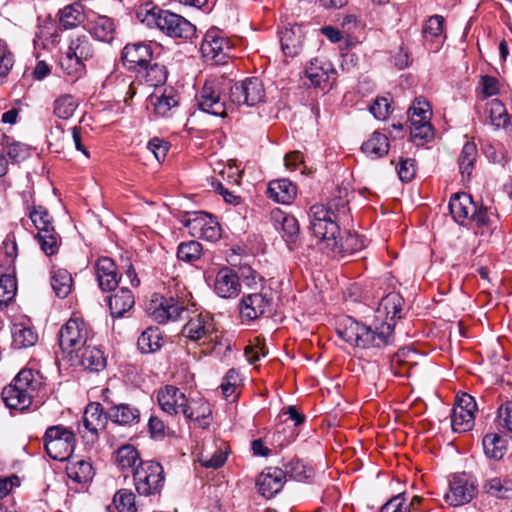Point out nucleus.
<instances>
[{"instance_id":"f257e3e1","label":"nucleus","mask_w":512,"mask_h":512,"mask_svg":"<svg viewBox=\"0 0 512 512\" xmlns=\"http://www.w3.org/2000/svg\"><path fill=\"white\" fill-rule=\"evenodd\" d=\"M403 298L399 293L390 292L382 297L376 309L381 323L365 325L350 317L344 320L342 328H338L339 336L351 346L369 349L383 348L393 341V326L396 317L400 318Z\"/></svg>"},{"instance_id":"f03ea898","label":"nucleus","mask_w":512,"mask_h":512,"mask_svg":"<svg viewBox=\"0 0 512 512\" xmlns=\"http://www.w3.org/2000/svg\"><path fill=\"white\" fill-rule=\"evenodd\" d=\"M192 294L185 287H177L175 295H171L168 300L160 303L154 309L153 317L159 323L168 320H177L182 318L184 313L189 318L182 328V335L192 341H214L218 338V329L213 317L207 312H192L190 315V306H194L191 302Z\"/></svg>"},{"instance_id":"7ed1b4c3","label":"nucleus","mask_w":512,"mask_h":512,"mask_svg":"<svg viewBox=\"0 0 512 512\" xmlns=\"http://www.w3.org/2000/svg\"><path fill=\"white\" fill-rule=\"evenodd\" d=\"M309 216L313 235L326 242L333 253L353 254L366 246L365 239L358 234L348 233L344 239L339 237L335 214L324 205H313Z\"/></svg>"},{"instance_id":"20e7f679","label":"nucleus","mask_w":512,"mask_h":512,"mask_svg":"<svg viewBox=\"0 0 512 512\" xmlns=\"http://www.w3.org/2000/svg\"><path fill=\"white\" fill-rule=\"evenodd\" d=\"M42 386L43 378L39 372L23 369L11 384L3 388L1 398L8 408L23 411L39 395Z\"/></svg>"},{"instance_id":"39448f33","label":"nucleus","mask_w":512,"mask_h":512,"mask_svg":"<svg viewBox=\"0 0 512 512\" xmlns=\"http://www.w3.org/2000/svg\"><path fill=\"white\" fill-rule=\"evenodd\" d=\"M229 80L214 78L207 80L197 96L200 109L214 116L226 117L234 110L231 100L227 101Z\"/></svg>"},{"instance_id":"423d86ee","label":"nucleus","mask_w":512,"mask_h":512,"mask_svg":"<svg viewBox=\"0 0 512 512\" xmlns=\"http://www.w3.org/2000/svg\"><path fill=\"white\" fill-rule=\"evenodd\" d=\"M91 340V330L79 317H71L59 331V346L64 359L78 353Z\"/></svg>"},{"instance_id":"0eeeda50","label":"nucleus","mask_w":512,"mask_h":512,"mask_svg":"<svg viewBox=\"0 0 512 512\" xmlns=\"http://www.w3.org/2000/svg\"><path fill=\"white\" fill-rule=\"evenodd\" d=\"M136 491L143 496L160 493L164 486L165 476L163 467L154 461H145L138 465L132 474Z\"/></svg>"},{"instance_id":"6e6552de","label":"nucleus","mask_w":512,"mask_h":512,"mask_svg":"<svg viewBox=\"0 0 512 512\" xmlns=\"http://www.w3.org/2000/svg\"><path fill=\"white\" fill-rule=\"evenodd\" d=\"M75 437L71 430L61 426L49 427L44 435V447L50 458L57 461L69 459L74 450Z\"/></svg>"},{"instance_id":"1a4fd4ad","label":"nucleus","mask_w":512,"mask_h":512,"mask_svg":"<svg viewBox=\"0 0 512 512\" xmlns=\"http://www.w3.org/2000/svg\"><path fill=\"white\" fill-rule=\"evenodd\" d=\"M408 115L412 140L417 144H419L417 140H431L434 132L430 123L432 112L429 103L425 100H415L408 110Z\"/></svg>"},{"instance_id":"9d476101","label":"nucleus","mask_w":512,"mask_h":512,"mask_svg":"<svg viewBox=\"0 0 512 512\" xmlns=\"http://www.w3.org/2000/svg\"><path fill=\"white\" fill-rule=\"evenodd\" d=\"M200 50L206 62L220 65L229 57L231 45L222 31L212 28L206 32Z\"/></svg>"},{"instance_id":"9b49d317","label":"nucleus","mask_w":512,"mask_h":512,"mask_svg":"<svg viewBox=\"0 0 512 512\" xmlns=\"http://www.w3.org/2000/svg\"><path fill=\"white\" fill-rule=\"evenodd\" d=\"M476 480L466 474L453 475L449 480V489L445 501L453 507L470 503L477 495Z\"/></svg>"},{"instance_id":"f8f14e48","label":"nucleus","mask_w":512,"mask_h":512,"mask_svg":"<svg viewBox=\"0 0 512 512\" xmlns=\"http://www.w3.org/2000/svg\"><path fill=\"white\" fill-rule=\"evenodd\" d=\"M191 236L216 241L221 237V229L216 219L205 212H193L182 220Z\"/></svg>"},{"instance_id":"ddd939ff","label":"nucleus","mask_w":512,"mask_h":512,"mask_svg":"<svg viewBox=\"0 0 512 512\" xmlns=\"http://www.w3.org/2000/svg\"><path fill=\"white\" fill-rule=\"evenodd\" d=\"M229 98L233 107L242 104L254 106L264 98L263 84L256 77L247 78L243 82L235 83L232 86L229 83Z\"/></svg>"},{"instance_id":"4468645a","label":"nucleus","mask_w":512,"mask_h":512,"mask_svg":"<svg viewBox=\"0 0 512 512\" xmlns=\"http://www.w3.org/2000/svg\"><path fill=\"white\" fill-rule=\"evenodd\" d=\"M108 419V412L104 413L101 404L92 402L85 408L82 426H78V432L87 443H94L98 439V433L105 429Z\"/></svg>"},{"instance_id":"2eb2a0df","label":"nucleus","mask_w":512,"mask_h":512,"mask_svg":"<svg viewBox=\"0 0 512 512\" xmlns=\"http://www.w3.org/2000/svg\"><path fill=\"white\" fill-rule=\"evenodd\" d=\"M477 405L475 399L463 393L457 396L456 404L451 414V426L454 432L463 433L474 427Z\"/></svg>"},{"instance_id":"dca6fc26","label":"nucleus","mask_w":512,"mask_h":512,"mask_svg":"<svg viewBox=\"0 0 512 512\" xmlns=\"http://www.w3.org/2000/svg\"><path fill=\"white\" fill-rule=\"evenodd\" d=\"M157 28L169 37L183 40L191 39L196 33V28L190 21L167 10L162 12Z\"/></svg>"},{"instance_id":"f3484780","label":"nucleus","mask_w":512,"mask_h":512,"mask_svg":"<svg viewBox=\"0 0 512 512\" xmlns=\"http://www.w3.org/2000/svg\"><path fill=\"white\" fill-rule=\"evenodd\" d=\"M157 400L161 410L169 415H179L187 412L189 399L176 386L166 385L159 389Z\"/></svg>"},{"instance_id":"a211bd4d","label":"nucleus","mask_w":512,"mask_h":512,"mask_svg":"<svg viewBox=\"0 0 512 512\" xmlns=\"http://www.w3.org/2000/svg\"><path fill=\"white\" fill-rule=\"evenodd\" d=\"M285 472L278 467L264 469L256 480V487L263 497L269 499L275 496L283 487Z\"/></svg>"},{"instance_id":"6ab92c4d","label":"nucleus","mask_w":512,"mask_h":512,"mask_svg":"<svg viewBox=\"0 0 512 512\" xmlns=\"http://www.w3.org/2000/svg\"><path fill=\"white\" fill-rule=\"evenodd\" d=\"M68 361L72 366H80L85 370L98 372L105 368L106 358L104 353L96 346L89 343L78 353L71 356Z\"/></svg>"},{"instance_id":"aec40b11","label":"nucleus","mask_w":512,"mask_h":512,"mask_svg":"<svg viewBox=\"0 0 512 512\" xmlns=\"http://www.w3.org/2000/svg\"><path fill=\"white\" fill-rule=\"evenodd\" d=\"M281 48L288 57H295L300 54L304 46L305 31L299 24H289L279 33Z\"/></svg>"},{"instance_id":"412c9836","label":"nucleus","mask_w":512,"mask_h":512,"mask_svg":"<svg viewBox=\"0 0 512 512\" xmlns=\"http://www.w3.org/2000/svg\"><path fill=\"white\" fill-rule=\"evenodd\" d=\"M215 293L221 298H235L241 291L237 273L229 267L221 268L213 283Z\"/></svg>"},{"instance_id":"4be33fe9","label":"nucleus","mask_w":512,"mask_h":512,"mask_svg":"<svg viewBox=\"0 0 512 512\" xmlns=\"http://www.w3.org/2000/svg\"><path fill=\"white\" fill-rule=\"evenodd\" d=\"M122 60L128 69L138 72L151 62V46L146 43L127 44L123 49Z\"/></svg>"},{"instance_id":"5701e85b","label":"nucleus","mask_w":512,"mask_h":512,"mask_svg":"<svg viewBox=\"0 0 512 512\" xmlns=\"http://www.w3.org/2000/svg\"><path fill=\"white\" fill-rule=\"evenodd\" d=\"M481 489L490 498L512 500V478L507 475L486 476L482 481Z\"/></svg>"},{"instance_id":"b1692460","label":"nucleus","mask_w":512,"mask_h":512,"mask_svg":"<svg viewBox=\"0 0 512 512\" xmlns=\"http://www.w3.org/2000/svg\"><path fill=\"white\" fill-rule=\"evenodd\" d=\"M95 276L102 291H112L119 283V275L114 261L109 257H101L94 264Z\"/></svg>"},{"instance_id":"393cba45","label":"nucleus","mask_w":512,"mask_h":512,"mask_svg":"<svg viewBox=\"0 0 512 512\" xmlns=\"http://www.w3.org/2000/svg\"><path fill=\"white\" fill-rule=\"evenodd\" d=\"M271 299L263 293H252L244 296L240 303V315L243 319L255 320L266 313Z\"/></svg>"},{"instance_id":"a878e982","label":"nucleus","mask_w":512,"mask_h":512,"mask_svg":"<svg viewBox=\"0 0 512 512\" xmlns=\"http://www.w3.org/2000/svg\"><path fill=\"white\" fill-rule=\"evenodd\" d=\"M305 74L315 87L324 88L331 80L335 79L336 71L331 62L315 58L310 61Z\"/></svg>"},{"instance_id":"bb28decb","label":"nucleus","mask_w":512,"mask_h":512,"mask_svg":"<svg viewBox=\"0 0 512 512\" xmlns=\"http://www.w3.org/2000/svg\"><path fill=\"white\" fill-rule=\"evenodd\" d=\"M475 203L470 195L466 193H457L453 195L449 202V209L453 219L464 225L470 221V217L475 213Z\"/></svg>"},{"instance_id":"cd10ccee","label":"nucleus","mask_w":512,"mask_h":512,"mask_svg":"<svg viewBox=\"0 0 512 512\" xmlns=\"http://www.w3.org/2000/svg\"><path fill=\"white\" fill-rule=\"evenodd\" d=\"M266 193L277 203L290 204L297 195V188L288 179H277L269 182Z\"/></svg>"},{"instance_id":"c85d7f7f","label":"nucleus","mask_w":512,"mask_h":512,"mask_svg":"<svg viewBox=\"0 0 512 512\" xmlns=\"http://www.w3.org/2000/svg\"><path fill=\"white\" fill-rule=\"evenodd\" d=\"M88 31L98 41L111 43L116 36V25L112 18L98 15L88 21Z\"/></svg>"},{"instance_id":"c756f323","label":"nucleus","mask_w":512,"mask_h":512,"mask_svg":"<svg viewBox=\"0 0 512 512\" xmlns=\"http://www.w3.org/2000/svg\"><path fill=\"white\" fill-rule=\"evenodd\" d=\"M149 105L156 115L168 116L169 112L178 106L177 94L173 88H165L160 94L156 92L150 96Z\"/></svg>"},{"instance_id":"7c9ffc66","label":"nucleus","mask_w":512,"mask_h":512,"mask_svg":"<svg viewBox=\"0 0 512 512\" xmlns=\"http://www.w3.org/2000/svg\"><path fill=\"white\" fill-rule=\"evenodd\" d=\"M115 462L122 472H131L132 474L138 469L141 460L139 451L131 444L120 446L115 452Z\"/></svg>"},{"instance_id":"2f4dec72","label":"nucleus","mask_w":512,"mask_h":512,"mask_svg":"<svg viewBox=\"0 0 512 512\" xmlns=\"http://www.w3.org/2000/svg\"><path fill=\"white\" fill-rule=\"evenodd\" d=\"M356 18L353 15L346 16L342 23L343 30H339L333 26H324L321 33L332 43H340L344 41V48L348 49L352 46L349 31L351 27L356 26Z\"/></svg>"},{"instance_id":"473e14b6","label":"nucleus","mask_w":512,"mask_h":512,"mask_svg":"<svg viewBox=\"0 0 512 512\" xmlns=\"http://www.w3.org/2000/svg\"><path fill=\"white\" fill-rule=\"evenodd\" d=\"M486 113L490 123L497 129L512 131V122L504 104L498 99H492L486 104Z\"/></svg>"},{"instance_id":"72a5a7b5","label":"nucleus","mask_w":512,"mask_h":512,"mask_svg":"<svg viewBox=\"0 0 512 512\" xmlns=\"http://www.w3.org/2000/svg\"><path fill=\"white\" fill-rule=\"evenodd\" d=\"M187 412L183 416L190 421H194L198 426L205 428L209 425V416L211 415V408L208 402L203 399H189L186 407Z\"/></svg>"},{"instance_id":"f704fd0d","label":"nucleus","mask_w":512,"mask_h":512,"mask_svg":"<svg viewBox=\"0 0 512 512\" xmlns=\"http://www.w3.org/2000/svg\"><path fill=\"white\" fill-rule=\"evenodd\" d=\"M485 455L494 460L503 458L507 451L508 441L506 436L496 432L487 433L482 440Z\"/></svg>"},{"instance_id":"c9c22d12","label":"nucleus","mask_w":512,"mask_h":512,"mask_svg":"<svg viewBox=\"0 0 512 512\" xmlns=\"http://www.w3.org/2000/svg\"><path fill=\"white\" fill-rule=\"evenodd\" d=\"M108 417L119 425H133L139 422L140 411L130 404L121 403L108 410Z\"/></svg>"},{"instance_id":"e433bc0d","label":"nucleus","mask_w":512,"mask_h":512,"mask_svg":"<svg viewBox=\"0 0 512 512\" xmlns=\"http://www.w3.org/2000/svg\"><path fill=\"white\" fill-rule=\"evenodd\" d=\"M109 309L113 317H122L134 305V296L127 288H121L108 299Z\"/></svg>"},{"instance_id":"4c0bfd02","label":"nucleus","mask_w":512,"mask_h":512,"mask_svg":"<svg viewBox=\"0 0 512 512\" xmlns=\"http://www.w3.org/2000/svg\"><path fill=\"white\" fill-rule=\"evenodd\" d=\"M370 158L377 159L385 156L389 151V142L385 134L375 131L361 147Z\"/></svg>"},{"instance_id":"58836bf2","label":"nucleus","mask_w":512,"mask_h":512,"mask_svg":"<svg viewBox=\"0 0 512 512\" xmlns=\"http://www.w3.org/2000/svg\"><path fill=\"white\" fill-rule=\"evenodd\" d=\"M13 346L18 349L34 346L38 340L37 333L25 323H14L11 329Z\"/></svg>"},{"instance_id":"ea45409f","label":"nucleus","mask_w":512,"mask_h":512,"mask_svg":"<svg viewBox=\"0 0 512 512\" xmlns=\"http://www.w3.org/2000/svg\"><path fill=\"white\" fill-rule=\"evenodd\" d=\"M66 472L68 477L77 483H86L94 476L92 464L84 459H71Z\"/></svg>"},{"instance_id":"a19ab883","label":"nucleus","mask_w":512,"mask_h":512,"mask_svg":"<svg viewBox=\"0 0 512 512\" xmlns=\"http://www.w3.org/2000/svg\"><path fill=\"white\" fill-rule=\"evenodd\" d=\"M478 151L474 142L467 141L458 158V166L463 179L469 180L474 169Z\"/></svg>"},{"instance_id":"79ce46f5","label":"nucleus","mask_w":512,"mask_h":512,"mask_svg":"<svg viewBox=\"0 0 512 512\" xmlns=\"http://www.w3.org/2000/svg\"><path fill=\"white\" fill-rule=\"evenodd\" d=\"M85 20V14L82 5L74 3L64 7L59 12V22L66 28H74Z\"/></svg>"},{"instance_id":"37998d69","label":"nucleus","mask_w":512,"mask_h":512,"mask_svg":"<svg viewBox=\"0 0 512 512\" xmlns=\"http://www.w3.org/2000/svg\"><path fill=\"white\" fill-rule=\"evenodd\" d=\"M142 353H152L162 346V335L157 327H149L144 330L137 341Z\"/></svg>"},{"instance_id":"c03bdc74","label":"nucleus","mask_w":512,"mask_h":512,"mask_svg":"<svg viewBox=\"0 0 512 512\" xmlns=\"http://www.w3.org/2000/svg\"><path fill=\"white\" fill-rule=\"evenodd\" d=\"M51 286L58 297L65 298L71 292V274L66 269L53 270L51 275Z\"/></svg>"},{"instance_id":"a18cd8bd","label":"nucleus","mask_w":512,"mask_h":512,"mask_svg":"<svg viewBox=\"0 0 512 512\" xmlns=\"http://www.w3.org/2000/svg\"><path fill=\"white\" fill-rule=\"evenodd\" d=\"M138 74L149 86L154 87L163 84L167 77L166 68L158 63L145 65L141 70H138Z\"/></svg>"},{"instance_id":"49530a36","label":"nucleus","mask_w":512,"mask_h":512,"mask_svg":"<svg viewBox=\"0 0 512 512\" xmlns=\"http://www.w3.org/2000/svg\"><path fill=\"white\" fill-rule=\"evenodd\" d=\"M66 52L83 62L89 60L93 56L92 45L86 36H77L76 38L71 39Z\"/></svg>"},{"instance_id":"de8ad7c7","label":"nucleus","mask_w":512,"mask_h":512,"mask_svg":"<svg viewBox=\"0 0 512 512\" xmlns=\"http://www.w3.org/2000/svg\"><path fill=\"white\" fill-rule=\"evenodd\" d=\"M79 103L74 96L64 94L54 101V114L60 119H70L76 111Z\"/></svg>"},{"instance_id":"09e8293b","label":"nucleus","mask_w":512,"mask_h":512,"mask_svg":"<svg viewBox=\"0 0 512 512\" xmlns=\"http://www.w3.org/2000/svg\"><path fill=\"white\" fill-rule=\"evenodd\" d=\"M285 476L288 475L297 481H304L313 476L314 470L299 459H292L284 465Z\"/></svg>"},{"instance_id":"8fccbe9b","label":"nucleus","mask_w":512,"mask_h":512,"mask_svg":"<svg viewBox=\"0 0 512 512\" xmlns=\"http://www.w3.org/2000/svg\"><path fill=\"white\" fill-rule=\"evenodd\" d=\"M227 460V451L223 448H216L213 452L204 450L198 457L200 464L206 468L218 469Z\"/></svg>"},{"instance_id":"3c124183","label":"nucleus","mask_w":512,"mask_h":512,"mask_svg":"<svg viewBox=\"0 0 512 512\" xmlns=\"http://www.w3.org/2000/svg\"><path fill=\"white\" fill-rule=\"evenodd\" d=\"M202 245L197 241L183 242L178 246L177 257L179 260L193 263L202 255Z\"/></svg>"},{"instance_id":"603ef678","label":"nucleus","mask_w":512,"mask_h":512,"mask_svg":"<svg viewBox=\"0 0 512 512\" xmlns=\"http://www.w3.org/2000/svg\"><path fill=\"white\" fill-rule=\"evenodd\" d=\"M35 238L46 255L50 256L58 251V235L54 229H44V231L38 232Z\"/></svg>"},{"instance_id":"864d4df0","label":"nucleus","mask_w":512,"mask_h":512,"mask_svg":"<svg viewBox=\"0 0 512 512\" xmlns=\"http://www.w3.org/2000/svg\"><path fill=\"white\" fill-rule=\"evenodd\" d=\"M163 11L164 10L153 6L152 3H145L138 8L136 17L148 27H158L159 18L162 16Z\"/></svg>"},{"instance_id":"5fc2aeb1","label":"nucleus","mask_w":512,"mask_h":512,"mask_svg":"<svg viewBox=\"0 0 512 512\" xmlns=\"http://www.w3.org/2000/svg\"><path fill=\"white\" fill-rule=\"evenodd\" d=\"M444 18L440 15L431 16L423 26V35L427 40H434L443 37Z\"/></svg>"},{"instance_id":"6e6d98bb","label":"nucleus","mask_w":512,"mask_h":512,"mask_svg":"<svg viewBox=\"0 0 512 512\" xmlns=\"http://www.w3.org/2000/svg\"><path fill=\"white\" fill-rule=\"evenodd\" d=\"M14 62V55L7 43L3 39H0V85L6 80Z\"/></svg>"},{"instance_id":"4d7b16f0","label":"nucleus","mask_w":512,"mask_h":512,"mask_svg":"<svg viewBox=\"0 0 512 512\" xmlns=\"http://www.w3.org/2000/svg\"><path fill=\"white\" fill-rule=\"evenodd\" d=\"M60 67L69 76L79 77L84 71V62L65 52L60 57Z\"/></svg>"},{"instance_id":"13d9d810","label":"nucleus","mask_w":512,"mask_h":512,"mask_svg":"<svg viewBox=\"0 0 512 512\" xmlns=\"http://www.w3.org/2000/svg\"><path fill=\"white\" fill-rule=\"evenodd\" d=\"M29 218L38 232H42L44 229H54L52 226V217L42 206L34 207L29 212Z\"/></svg>"},{"instance_id":"bf43d9fd","label":"nucleus","mask_w":512,"mask_h":512,"mask_svg":"<svg viewBox=\"0 0 512 512\" xmlns=\"http://www.w3.org/2000/svg\"><path fill=\"white\" fill-rule=\"evenodd\" d=\"M113 503L118 512H135V495L127 490H119L113 498Z\"/></svg>"},{"instance_id":"052dcab7","label":"nucleus","mask_w":512,"mask_h":512,"mask_svg":"<svg viewBox=\"0 0 512 512\" xmlns=\"http://www.w3.org/2000/svg\"><path fill=\"white\" fill-rule=\"evenodd\" d=\"M16 279L12 275L3 274L0 276V304H7L16 295Z\"/></svg>"},{"instance_id":"680f3d73","label":"nucleus","mask_w":512,"mask_h":512,"mask_svg":"<svg viewBox=\"0 0 512 512\" xmlns=\"http://www.w3.org/2000/svg\"><path fill=\"white\" fill-rule=\"evenodd\" d=\"M17 254L16 238L13 234H8L0 245V255L4 256L3 265L10 266L16 259Z\"/></svg>"},{"instance_id":"e2e57ef3","label":"nucleus","mask_w":512,"mask_h":512,"mask_svg":"<svg viewBox=\"0 0 512 512\" xmlns=\"http://www.w3.org/2000/svg\"><path fill=\"white\" fill-rule=\"evenodd\" d=\"M381 512H410V504L406 493H399L389 499L382 507Z\"/></svg>"},{"instance_id":"0e129e2a","label":"nucleus","mask_w":512,"mask_h":512,"mask_svg":"<svg viewBox=\"0 0 512 512\" xmlns=\"http://www.w3.org/2000/svg\"><path fill=\"white\" fill-rule=\"evenodd\" d=\"M369 111L377 120H385L391 113V103L387 97H377L369 106Z\"/></svg>"},{"instance_id":"69168bd1","label":"nucleus","mask_w":512,"mask_h":512,"mask_svg":"<svg viewBox=\"0 0 512 512\" xmlns=\"http://www.w3.org/2000/svg\"><path fill=\"white\" fill-rule=\"evenodd\" d=\"M499 425L512 433V399H506L497 409Z\"/></svg>"},{"instance_id":"338daca9","label":"nucleus","mask_w":512,"mask_h":512,"mask_svg":"<svg viewBox=\"0 0 512 512\" xmlns=\"http://www.w3.org/2000/svg\"><path fill=\"white\" fill-rule=\"evenodd\" d=\"M240 382H241V377H240L239 372L235 369H230L226 373L225 377L223 378V382L221 384V389H222L223 395L226 398H229L230 396H232L233 393L235 392V389L240 384Z\"/></svg>"},{"instance_id":"774afa93","label":"nucleus","mask_w":512,"mask_h":512,"mask_svg":"<svg viewBox=\"0 0 512 512\" xmlns=\"http://www.w3.org/2000/svg\"><path fill=\"white\" fill-rule=\"evenodd\" d=\"M267 354V349L263 340L256 339V343L245 348V356L250 363L257 362L260 357Z\"/></svg>"}]
</instances>
